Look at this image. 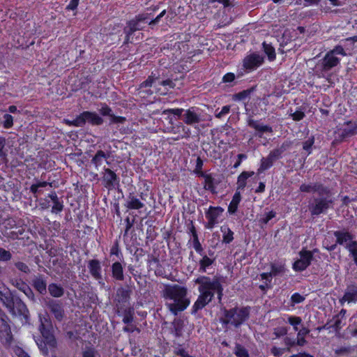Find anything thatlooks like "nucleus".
<instances>
[{
  "mask_svg": "<svg viewBox=\"0 0 357 357\" xmlns=\"http://www.w3.org/2000/svg\"><path fill=\"white\" fill-rule=\"evenodd\" d=\"M333 203L331 190L328 187V190L326 192L321 191L317 195L311 197L308 202L307 208L311 217L314 218L326 213Z\"/></svg>",
  "mask_w": 357,
  "mask_h": 357,
  "instance_id": "1",
  "label": "nucleus"
},
{
  "mask_svg": "<svg viewBox=\"0 0 357 357\" xmlns=\"http://www.w3.org/2000/svg\"><path fill=\"white\" fill-rule=\"evenodd\" d=\"M0 299L3 305L15 315L22 317L25 321L29 319V310L21 298L13 291H0Z\"/></svg>",
  "mask_w": 357,
  "mask_h": 357,
  "instance_id": "2",
  "label": "nucleus"
},
{
  "mask_svg": "<svg viewBox=\"0 0 357 357\" xmlns=\"http://www.w3.org/2000/svg\"><path fill=\"white\" fill-rule=\"evenodd\" d=\"M250 310L251 307L249 306L225 309L224 317L220 319V322L223 325L230 324L238 328L250 318Z\"/></svg>",
  "mask_w": 357,
  "mask_h": 357,
  "instance_id": "3",
  "label": "nucleus"
},
{
  "mask_svg": "<svg viewBox=\"0 0 357 357\" xmlns=\"http://www.w3.org/2000/svg\"><path fill=\"white\" fill-rule=\"evenodd\" d=\"M155 22L156 18L151 19L148 13L139 14L135 19L129 20L123 29V32L126 34L123 44L132 43L133 42L132 35L135 31L142 30L147 25L155 24Z\"/></svg>",
  "mask_w": 357,
  "mask_h": 357,
  "instance_id": "4",
  "label": "nucleus"
},
{
  "mask_svg": "<svg viewBox=\"0 0 357 357\" xmlns=\"http://www.w3.org/2000/svg\"><path fill=\"white\" fill-rule=\"evenodd\" d=\"M184 112L183 108H174L164 110L158 119V130L164 132H172L175 130L176 121L181 117Z\"/></svg>",
  "mask_w": 357,
  "mask_h": 357,
  "instance_id": "5",
  "label": "nucleus"
},
{
  "mask_svg": "<svg viewBox=\"0 0 357 357\" xmlns=\"http://www.w3.org/2000/svg\"><path fill=\"white\" fill-rule=\"evenodd\" d=\"M164 297L169 299L167 305L175 315L184 310L190 304V301L186 297V291H164Z\"/></svg>",
  "mask_w": 357,
  "mask_h": 357,
  "instance_id": "6",
  "label": "nucleus"
},
{
  "mask_svg": "<svg viewBox=\"0 0 357 357\" xmlns=\"http://www.w3.org/2000/svg\"><path fill=\"white\" fill-rule=\"evenodd\" d=\"M249 107V105H245V111L248 115L247 125L248 127L255 130V135L261 138L264 133H273V130L271 126L261 123L259 121L254 119V116H256L258 112L255 109H250Z\"/></svg>",
  "mask_w": 357,
  "mask_h": 357,
  "instance_id": "7",
  "label": "nucleus"
},
{
  "mask_svg": "<svg viewBox=\"0 0 357 357\" xmlns=\"http://www.w3.org/2000/svg\"><path fill=\"white\" fill-rule=\"evenodd\" d=\"M195 282L199 284L198 290H223L222 283L225 282V278L220 275H214L212 279L201 275L195 280Z\"/></svg>",
  "mask_w": 357,
  "mask_h": 357,
  "instance_id": "8",
  "label": "nucleus"
},
{
  "mask_svg": "<svg viewBox=\"0 0 357 357\" xmlns=\"http://www.w3.org/2000/svg\"><path fill=\"white\" fill-rule=\"evenodd\" d=\"M9 322L8 317L0 312V338L2 344L7 347H10L13 341Z\"/></svg>",
  "mask_w": 357,
  "mask_h": 357,
  "instance_id": "9",
  "label": "nucleus"
},
{
  "mask_svg": "<svg viewBox=\"0 0 357 357\" xmlns=\"http://www.w3.org/2000/svg\"><path fill=\"white\" fill-rule=\"evenodd\" d=\"M180 119H182L186 125L198 124L203 121L202 109L197 107H190L188 109H184Z\"/></svg>",
  "mask_w": 357,
  "mask_h": 357,
  "instance_id": "10",
  "label": "nucleus"
},
{
  "mask_svg": "<svg viewBox=\"0 0 357 357\" xmlns=\"http://www.w3.org/2000/svg\"><path fill=\"white\" fill-rule=\"evenodd\" d=\"M340 61L341 59L340 58L334 56L327 52L324 56L318 61L316 68L321 73H327L332 68L338 66Z\"/></svg>",
  "mask_w": 357,
  "mask_h": 357,
  "instance_id": "11",
  "label": "nucleus"
},
{
  "mask_svg": "<svg viewBox=\"0 0 357 357\" xmlns=\"http://www.w3.org/2000/svg\"><path fill=\"white\" fill-rule=\"evenodd\" d=\"M224 208L221 206H210L205 211V216L207 222L205 227L208 229H212L218 223V218L222 215Z\"/></svg>",
  "mask_w": 357,
  "mask_h": 357,
  "instance_id": "12",
  "label": "nucleus"
},
{
  "mask_svg": "<svg viewBox=\"0 0 357 357\" xmlns=\"http://www.w3.org/2000/svg\"><path fill=\"white\" fill-rule=\"evenodd\" d=\"M344 126L346 127L337 129V131L336 132L337 136L335 141L342 142L345 139L357 134V121H352L351 120L347 121L344 123Z\"/></svg>",
  "mask_w": 357,
  "mask_h": 357,
  "instance_id": "13",
  "label": "nucleus"
},
{
  "mask_svg": "<svg viewBox=\"0 0 357 357\" xmlns=\"http://www.w3.org/2000/svg\"><path fill=\"white\" fill-rule=\"evenodd\" d=\"M102 174V182L105 188L112 190L119 185L120 178L111 169L104 167Z\"/></svg>",
  "mask_w": 357,
  "mask_h": 357,
  "instance_id": "14",
  "label": "nucleus"
},
{
  "mask_svg": "<svg viewBox=\"0 0 357 357\" xmlns=\"http://www.w3.org/2000/svg\"><path fill=\"white\" fill-rule=\"evenodd\" d=\"M87 268L91 277L99 284H105L102 275L101 262L97 259H90L87 262Z\"/></svg>",
  "mask_w": 357,
  "mask_h": 357,
  "instance_id": "15",
  "label": "nucleus"
},
{
  "mask_svg": "<svg viewBox=\"0 0 357 357\" xmlns=\"http://www.w3.org/2000/svg\"><path fill=\"white\" fill-rule=\"evenodd\" d=\"M264 63V57L257 53L246 56L243 60V67L248 72L252 71Z\"/></svg>",
  "mask_w": 357,
  "mask_h": 357,
  "instance_id": "16",
  "label": "nucleus"
},
{
  "mask_svg": "<svg viewBox=\"0 0 357 357\" xmlns=\"http://www.w3.org/2000/svg\"><path fill=\"white\" fill-rule=\"evenodd\" d=\"M213 296V291H202L192 307V313H195L204 307L211 301Z\"/></svg>",
  "mask_w": 357,
  "mask_h": 357,
  "instance_id": "17",
  "label": "nucleus"
},
{
  "mask_svg": "<svg viewBox=\"0 0 357 357\" xmlns=\"http://www.w3.org/2000/svg\"><path fill=\"white\" fill-rule=\"evenodd\" d=\"M299 190L301 192L310 193L317 192V194L323 191L326 192L328 190V186L324 185L321 183H302L299 187Z\"/></svg>",
  "mask_w": 357,
  "mask_h": 357,
  "instance_id": "18",
  "label": "nucleus"
},
{
  "mask_svg": "<svg viewBox=\"0 0 357 357\" xmlns=\"http://www.w3.org/2000/svg\"><path fill=\"white\" fill-rule=\"evenodd\" d=\"M47 306L57 321H61L63 319L65 312L61 304L51 300L47 303Z\"/></svg>",
  "mask_w": 357,
  "mask_h": 357,
  "instance_id": "19",
  "label": "nucleus"
},
{
  "mask_svg": "<svg viewBox=\"0 0 357 357\" xmlns=\"http://www.w3.org/2000/svg\"><path fill=\"white\" fill-rule=\"evenodd\" d=\"M47 197L50 198L53 206L51 209L52 213L58 214L63 210V202L57 195L55 191H52L48 194Z\"/></svg>",
  "mask_w": 357,
  "mask_h": 357,
  "instance_id": "20",
  "label": "nucleus"
},
{
  "mask_svg": "<svg viewBox=\"0 0 357 357\" xmlns=\"http://www.w3.org/2000/svg\"><path fill=\"white\" fill-rule=\"evenodd\" d=\"M336 238V244L343 245L348 243L349 241L354 239V236L347 230H337L333 232Z\"/></svg>",
  "mask_w": 357,
  "mask_h": 357,
  "instance_id": "21",
  "label": "nucleus"
},
{
  "mask_svg": "<svg viewBox=\"0 0 357 357\" xmlns=\"http://www.w3.org/2000/svg\"><path fill=\"white\" fill-rule=\"evenodd\" d=\"M109 158V153H105L102 150H98L92 158L91 163L96 169H98L103 164L104 161H106L107 165H110V162L107 161Z\"/></svg>",
  "mask_w": 357,
  "mask_h": 357,
  "instance_id": "22",
  "label": "nucleus"
},
{
  "mask_svg": "<svg viewBox=\"0 0 357 357\" xmlns=\"http://www.w3.org/2000/svg\"><path fill=\"white\" fill-rule=\"evenodd\" d=\"M44 275L38 273L32 278L30 284L35 290H47V280Z\"/></svg>",
  "mask_w": 357,
  "mask_h": 357,
  "instance_id": "23",
  "label": "nucleus"
},
{
  "mask_svg": "<svg viewBox=\"0 0 357 357\" xmlns=\"http://www.w3.org/2000/svg\"><path fill=\"white\" fill-rule=\"evenodd\" d=\"M255 175L253 171H243L237 177L236 189L243 191L247 185L248 179Z\"/></svg>",
  "mask_w": 357,
  "mask_h": 357,
  "instance_id": "24",
  "label": "nucleus"
},
{
  "mask_svg": "<svg viewBox=\"0 0 357 357\" xmlns=\"http://www.w3.org/2000/svg\"><path fill=\"white\" fill-rule=\"evenodd\" d=\"M144 204L134 195L130 193L128 196L125 206L129 210H139L144 207Z\"/></svg>",
  "mask_w": 357,
  "mask_h": 357,
  "instance_id": "25",
  "label": "nucleus"
},
{
  "mask_svg": "<svg viewBox=\"0 0 357 357\" xmlns=\"http://www.w3.org/2000/svg\"><path fill=\"white\" fill-rule=\"evenodd\" d=\"M47 186L52 188V183L37 180L36 183L31 185L29 191L33 195V197L37 199L38 196L43 193L41 188Z\"/></svg>",
  "mask_w": 357,
  "mask_h": 357,
  "instance_id": "26",
  "label": "nucleus"
},
{
  "mask_svg": "<svg viewBox=\"0 0 357 357\" xmlns=\"http://www.w3.org/2000/svg\"><path fill=\"white\" fill-rule=\"evenodd\" d=\"M112 277L116 281L124 280L123 268L121 262L115 261L111 266Z\"/></svg>",
  "mask_w": 357,
  "mask_h": 357,
  "instance_id": "27",
  "label": "nucleus"
},
{
  "mask_svg": "<svg viewBox=\"0 0 357 357\" xmlns=\"http://www.w3.org/2000/svg\"><path fill=\"white\" fill-rule=\"evenodd\" d=\"M174 128L175 130L172 131V132L178 134L177 139H188L191 135L190 129L184 126L181 122H178Z\"/></svg>",
  "mask_w": 357,
  "mask_h": 357,
  "instance_id": "28",
  "label": "nucleus"
},
{
  "mask_svg": "<svg viewBox=\"0 0 357 357\" xmlns=\"http://www.w3.org/2000/svg\"><path fill=\"white\" fill-rule=\"evenodd\" d=\"M146 238L151 241H154L156 238V222L155 220H153L149 218L146 221Z\"/></svg>",
  "mask_w": 357,
  "mask_h": 357,
  "instance_id": "29",
  "label": "nucleus"
},
{
  "mask_svg": "<svg viewBox=\"0 0 357 357\" xmlns=\"http://www.w3.org/2000/svg\"><path fill=\"white\" fill-rule=\"evenodd\" d=\"M84 117L86 122L93 126H100L103 123V119L95 112L85 111Z\"/></svg>",
  "mask_w": 357,
  "mask_h": 357,
  "instance_id": "30",
  "label": "nucleus"
},
{
  "mask_svg": "<svg viewBox=\"0 0 357 357\" xmlns=\"http://www.w3.org/2000/svg\"><path fill=\"white\" fill-rule=\"evenodd\" d=\"M84 114L85 111L80 113L73 120L64 119V123L69 126L83 127L86 123Z\"/></svg>",
  "mask_w": 357,
  "mask_h": 357,
  "instance_id": "31",
  "label": "nucleus"
},
{
  "mask_svg": "<svg viewBox=\"0 0 357 357\" xmlns=\"http://www.w3.org/2000/svg\"><path fill=\"white\" fill-rule=\"evenodd\" d=\"M200 177L204 178V188L206 190L210 191L213 194L215 193L216 188H215V178L213 177L212 174H204V176H201Z\"/></svg>",
  "mask_w": 357,
  "mask_h": 357,
  "instance_id": "32",
  "label": "nucleus"
},
{
  "mask_svg": "<svg viewBox=\"0 0 357 357\" xmlns=\"http://www.w3.org/2000/svg\"><path fill=\"white\" fill-rule=\"evenodd\" d=\"M202 257L199 261V272L200 273H206V269L209 268L215 261V259H211L208 257L203 252V255H201Z\"/></svg>",
  "mask_w": 357,
  "mask_h": 357,
  "instance_id": "33",
  "label": "nucleus"
},
{
  "mask_svg": "<svg viewBox=\"0 0 357 357\" xmlns=\"http://www.w3.org/2000/svg\"><path fill=\"white\" fill-rule=\"evenodd\" d=\"M220 231L222 233V243L229 244L234 240V232L231 229L226 225L220 227Z\"/></svg>",
  "mask_w": 357,
  "mask_h": 357,
  "instance_id": "34",
  "label": "nucleus"
},
{
  "mask_svg": "<svg viewBox=\"0 0 357 357\" xmlns=\"http://www.w3.org/2000/svg\"><path fill=\"white\" fill-rule=\"evenodd\" d=\"M300 260L304 261L307 266H310L314 256L313 252L310 250H307L305 248H303L299 252H298Z\"/></svg>",
  "mask_w": 357,
  "mask_h": 357,
  "instance_id": "35",
  "label": "nucleus"
},
{
  "mask_svg": "<svg viewBox=\"0 0 357 357\" xmlns=\"http://www.w3.org/2000/svg\"><path fill=\"white\" fill-rule=\"evenodd\" d=\"M273 277L280 275L285 272V264L282 262L271 264V271Z\"/></svg>",
  "mask_w": 357,
  "mask_h": 357,
  "instance_id": "36",
  "label": "nucleus"
},
{
  "mask_svg": "<svg viewBox=\"0 0 357 357\" xmlns=\"http://www.w3.org/2000/svg\"><path fill=\"white\" fill-rule=\"evenodd\" d=\"M274 162L268 157H263L261 159V162L259 168L257 169V174L259 175L269 169L273 167Z\"/></svg>",
  "mask_w": 357,
  "mask_h": 357,
  "instance_id": "37",
  "label": "nucleus"
},
{
  "mask_svg": "<svg viewBox=\"0 0 357 357\" xmlns=\"http://www.w3.org/2000/svg\"><path fill=\"white\" fill-rule=\"evenodd\" d=\"M255 88L251 87L250 89L243 90L238 93H234L232 96V100L234 101H243L247 99L250 94L254 91Z\"/></svg>",
  "mask_w": 357,
  "mask_h": 357,
  "instance_id": "38",
  "label": "nucleus"
},
{
  "mask_svg": "<svg viewBox=\"0 0 357 357\" xmlns=\"http://www.w3.org/2000/svg\"><path fill=\"white\" fill-rule=\"evenodd\" d=\"M236 76L234 73H227L222 77V83L226 84L227 86L233 87L236 85Z\"/></svg>",
  "mask_w": 357,
  "mask_h": 357,
  "instance_id": "39",
  "label": "nucleus"
},
{
  "mask_svg": "<svg viewBox=\"0 0 357 357\" xmlns=\"http://www.w3.org/2000/svg\"><path fill=\"white\" fill-rule=\"evenodd\" d=\"M262 47L264 49V52L268 56V60L270 61H274L276 58V54L275 48L272 46V45L264 42L262 43Z\"/></svg>",
  "mask_w": 357,
  "mask_h": 357,
  "instance_id": "40",
  "label": "nucleus"
},
{
  "mask_svg": "<svg viewBox=\"0 0 357 357\" xmlns=\"http://www.w3.org/2000/svg\"><path fill=\"white\" fill-rule=\"evenodd\" d=\"M147 268L150 276L156 275V257L153 255L148 256Z\"/></svg>",
  "mask_w": 357,
  "mask_h": 357,
  "instance_id": "41",
  "label": "nucleus"
},
{
  "mask_svg": "<svg viewBox=\"0 0 357 357\" xmlns=\"http://www.w3.org/2000/svg\"><path fill=\"white\" fill-rule=\"evenodd\" d=\"M290 112L289 116L294 121H300L305 116V109L302 106L297 107L294 112H292V109H291Z\"/></svg>",
  "mask_w": 357,
  "mask_h": 357,
  "instance_id": "42",
  "label": "nucleus"
},
{
  "mask_svg": "<svg viewBox=\"0 0 357 357\" xmlns=\"http://www.w3.org/2000/svg\"><path fill=\"white\" fill-rule=\"evenodd\" d=\"M40 331L43 336L45 338L47 344H49L52 347H55L56 345V341L54 337L50 334L48 331L44 330V324L41 323L40 324Z\"/></svg>",
  "mask_w": 357,
  "mask_h": 357,
  "instance_id": "43",
  "label": "nucleus"
},
{
  "mask_svg": "<svg viewBox=\"0 0 357 357\" xmlns=\"http://www.w3.org/2000/svg\"><path fill=\"white\" fill-rule=\"evenodd\" d=\"M135 311L132 307L126 308L123 312V322L130 324L133 321Z\"/></svg>",
  "mask_w": 357,
  "mask_h": 357,
  "instance_id": "44",
  "label": "nucleus"
},
{
  "mask_svg": "<svg viewBox=\"0 0 357 357\" xmlns=\"http://www.w3.org/2000/svg\"><path fill=\"white\" fill-rule=\"evenodd\" d=\"M6 139L4 137L0 136V160L7 162L8 151L6 149Z\"/></svg>",
  "mask_w": 357,
  "mask_h": 357,
  "instance_id": "45",
  "label": "nucleus"
},
{
  "mask_svg": "<svg viewBox=\"0 0 357 357\" xmlns=\"http://www.w3.org/2000/svg\"><path fill=\"white\" fill-rule=\"evenodd\" d=\"M92 79L89 75H86L80 79L78 87L75 90L86 91L89 89V85L91 83Z\"/></svg>",
  "mask_w": 357,
  "mask_h": 357,
  "instance_id": "46",
  "label": "nucleus"
},
{
  "mask_svg": "<svg viewBox=\"0 0 357 357\" xmlns=\"http://www.w3.org/2000/svg\"><path fill=\"white\" fill-rule=\"evenodd\" d=\"M354 349L351 347H341L335 349L334 352L336 357H341L343 356H348Z\"/></svg>",
  "mask_w": 357,
  "mask_h": 357,
  "instance_id": "47",
  "label": "nucleus"
},
{
  "mask_svg": "<svg viewBox=\"0 0 357 357\" xmlns=\"http://www.w3.org/2000/svg\"><path fill=\"white\" fill-rule=\"evenodd\" d=\"M234 353L237 357H249L248 351L240 344H236Z\"/></svg>",
  "mask_w": 357,
  "mask_h": 357,
  "instance_id": "48",
  "label": "nucleus"
},
{
  "mask_svg": "<svg viewBox=\"0 0 357 357\" xmlns=\"http://www.w3.org/2000/svg\"><path fill=\"white\" fill-rule=\"evenodd\" d=\"M1 124L5 129L11 128L14 124L13 116L10 114H5L3 116Z\"/></svg>",
  "mask_w": 357,
  "mask_h": 357,
  "instance_id": "49",
  "label": "nucleus"
},
{
  "mask_svg": "<svg viewBox=\"0 0 357 357\" xmlns=\"http://www.w3.org/2000/svg\"><path fill=\"white\" fill-rule=\"evenodd\" d=\"M203 165V160L199 156H198L196 160L195 168L193 170L194 174H196L198 177L204 176V174H206L202 171Z\"/></svg>",
  "mask_w": 357,
  "mask_h": 357,
  "instance_id": "50",
  "label": "nucleus"
},
{
  "mask_svg": "<svg viewBox=\"0 0 357 357\" xmlns=\"http://www.w3.org/2000/svg\"><path fill=\"white\" fill-rule=\"evenodd\" d=\"M314 144V137L311 136L307 140L303 142V149L307 152V155L312 153V146Z\"/></svg>",
  "mask_w": 357,
  "mask_h": 357,
  "instance_id": "51",
  "label": "nucleus"
},
{
  "mask_svg": "<svg viewBox=\"0 0 357 357\" xmlns=\"http://www.w3.org/2000/svg\"><path fill=\"white\" fill-rule=\"evenodd\" d=\"M307 267H309V266L299 259H296L292 264V268L296 272H302Z\"/></svg>",
  "mask_w": 357,
  "mask_h": 357,
  "instance_id": "52",
  "label": "nucleus"
},
{
  "mask_svg": "<svg viewBox=\"0 0 357 357\" xmlns=\"http://www.w3.org/2000/svg\"><path fill=\"white\" fill-rule=\"evenodd\" d=\"M341 301L348 303L357 301V291H346Z\"/></svg>",
  "mask_w": 357,
  "mask_h": 357,
  "instance_id": "53",
  "label": "nucleus"
},
{
  "mask_svg": "<svg viewBox=\"0 0 357 357\" xmlns=\"http://www.w3.org/2000/svg\"><path fill=\"white\" fill-rule=\"evenodd\" d=\"M192 246L197 253L200 255H203L204 248L199 242V236L194 235L192 238Z\"/></svg>",
  "mask_w": 357,
  "mask_h": 357,
  "instance_id": "54",
  "label": "nucleus"
},
{
  "mask_svg": "<svg viewBox=\"0 0 357 357\" xmlns=\"http://www.w3.org/2000/svg\"><path fill=\"white\" fill-rule=\"evenodd\" d=\"M328 52L333 55L334 56H337V55H341L342 56H347V53L343 48V47L340 45H335L333 49L328 51Z\"/></svg>",
  "mask_w": 357,
  "mask_h": 357,
  "instance_id": "55",
  "label": "nucleus"
},
{
  "mask_svg": "<svg viewBox=\"0 0 357 357\" xmlns=\"http://www.w3.org/2000/svg\"><path fill=\"white\" fill-rule=\"evenodd\" d=\"M24 232V229L22 227H15V230L11 231L8 234V237L12 239H17L20 238V236H22Z\"/></svg>",
  "mask_w": 357,
  "mask_h": 357,
  "instance_id": "56",
  "label": "nucleus"
},
{
  "mask_svg": "<svg viewBox=\"0 0 357 357\" xmlns=\"http://www.w3.org/2000/svg\"><path fill=\"white\" fill-rule=\"evenodd\" d=\"M173 333L176 337L182 335L183 326L180 321H174L173 323Z\"/></svg>",
  "mask_w": 357,
  "mask_h": 357,
  "instance_id": "57",
  "label": "nucleus"
},
{
  "mask_svg": "<svg viewBox=\"0 0 357 357\" xmlns=\"http://www.w3.org/2000/svg\"><path fill=\"white\" fill-rule=\"evenodd\" d=\"M288 323L293 326L294 331H298V325L301 324L302 319L300 317L289 316L287 320Z\"/></svg>",
  "mask_w": 357,
  "mask_h": 357,
  "instance_id": "58",
  "label": "nucleus"
},
{
  "mask_svg": "<svg viewBox=\"0 0 357 357\" xmlns=\"http://www.w3.org/2000/svg\"><path fill=\"white\" fill-rule=\"evenodd\" d=\"M97 351L91 347H86L82 352V357H96Z\"/></svg>",
  "mask_w": 357,
  "mask_h": 357,
  "instance_id": "59",
  "label": "nucleus"
},
{
  "mask_svg": "<svg viewBox=\"0 0 357 357\" xmlns=\"http://www.w3.org/2000/svg\"><path fill=\"white\" fill-rule=\"evenodd\" d=\"M12 258V254L9 250H6L3 248H0V261H8Z\"/></svg>",
  "mask_w": 357,
  "mask_h": 357,
  "instance_id": "60",
  "label": "nucleus"
},
{
  "mask_svg": "<svg viewBox=\"0 0 357 357\" xmlns=\"http://www.w3.org/2000/svg\"><path fill=\"white\" fill-rule=\"evenodd\" d=\"M267 156L274 162L277 160L282 158V154L280 151H278L277 149H274L270 151Z\"/></svg>",
  "mask_w": 357,
  "mask_h": 357,
  "instance_id": "61",
  "label": "nucleus"
},
{
  "mask_svg": "<svg viewBox=\"0 0 357 357\" xmlns=\"http://www.w3.org/2000/svg\"><path fill=\"white\" fill-rule=\"evenodd\" d=\"M110 255H115L117 257H119V255H122L118 241H115L112 245L110 249Z\"/></svg>",
  "mask_w": 357,
  "mask_h": 357,
  "instance_id": "62",
  "label": "nucleus"
},
{
  "mask_svg": "<svg viewBox=\"0 0 357 357\" xmlns=\"http://www.w3.org/2000/svg\"><path fill=\"white\" fill-rule=\"evenodd\" d=\"M239 204V202L231 199L227 208V213L230 215L235 214L238 211Z\"/></svg>",
  "mask_w": 357,
  "mask_h": 357,
  "instance_id": "63",
  "label": "nucleus"
},
{
  "mask_svg": "<svg viewBox=\"0 0 357 357\" xmlns=\"http://www.w3.org/2000/svg\"><path fill=\"white\" fill-rule=\"evenodd\" d=\"M3 225L6 229H13L14 227H15L16 221L13 218H9L6 219L3 222Z\"/></svg>",
  "mask_w": 357,
  "mask_h": 357,
  "instance_id": "64",
  "label": "nucleus"
}]
</instances>
